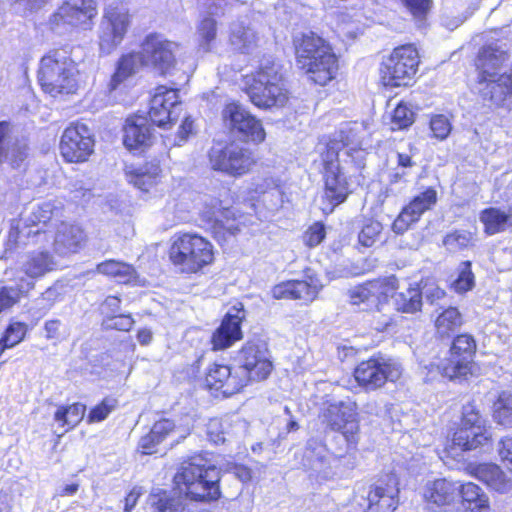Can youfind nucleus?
<instances>
[{"label":"nucleus","instance_id":"e433bc0d","mask_svg":"<svg viewBox=\"0 0 512 512\" xmlns=\"http://www.w3.org/2000/svg\"><path fill=\"white\" fill-rule=\"evenodd\" d=\"M391 299L395 309L403 313H415L422 307V291L418 286L395 292Z\"/></svg>","mask_w":512,"mask_h":512},{"label":"nucleus","instance_id":"39448f33","mask_svg":"<svg viewBox=\"0 0 512 512\" xmlns=\"http://www.w3.org/2000/svg\"><path fill=\"white\" fill-rule=\"evenodd\" d=\"M212 242L196 232L174 234L167 249L169 263L181 274L199 275L215 263Z\"/></svg>","mask_w":512,"mask_h":512},{"label":"nucleus","instance_id":"bf43d9fd","mask_svg":"<svg viewBox=\"0 0 512 512\" xmlns=\"http://www.w3.org/2000/svg\"><path fill=\"white\" fill-rule=\"evenodd\" d=\"M15 126L10 121H0V153L5 152V150L20 138L15 136L14 131Z\"/></svg>","mask_w":512,"mask_h":512},{"label":"nucleus","instance_id":"69168bd1","mask_svg":"<svg viewBox=\"0 0 512 512\" xmlns=\"http://www.w3.org/2000/svg\"><path fill=\"white\" fill-rule=\"evenodd\" d=\"M61 322L58 319H51L45 322L44 331L47 339H56L60 335Z\"/></svg>","mask_w":512,"mask_h":512},{"label":"nucleus","instance_id":"c03bdc74","mask_svg":"<svg viewBox=\"0 0 512 512\" xmlns=\"http://www.w3.org/2000/svg\"><path fill=\"white\" fill-rule=\"evenodd\" d=\"M495 422L505 427H512V394L503 391L493 405Z\"/></svg>","mask_w":512,"mask_h":512},{"label":"nucleus","instance_id":"338daca9","mask_svg":"<svg viewBox=\"0 0 512 512\" xmlns=\"http://www.w3.org/2000/svg\"><path fill=\"white\" fill-rule=\"evenodd\" d=\"M305 237L306 243L310 247L320 244V223H314V225L306 232Z\"/></svg>","mask_w":512,"mask_h":512},{"label":"nucleus","instance_id":"13d9d810","mask_svg":"<svg viewBox=\"0 0 512 512\" xmlns=\"http://www.w3.org/2000/svg\"><path fill=\"white\" fill-rule=\"evenodd\" d=\"M474 276L471 271L470 262H463L460 266L458 278L454 281V288L457 292H466L473 287Z\"/></svg>","mask_w":512,"mask_h":512},{"label":"nucleus","instance_id":"dca6fc26","mask_svg":"<svg viewBox=\"0 0 512 512\" xmlns=\"http://www.w3.org/2000/svg\"><path fill=\"white\" fill-rule=\"evenodd\" d=\"M180 89L158 85L151 97L148 109L149 120L162 129H171L179 118L175 109L181 105Z\"/></svg>","mask_w":512,"mask_h":512},{"label":"nucleus","instance_id":"774afa93","mask_svg":"<svg viewBox=\"0 0 512 512\" xmlns=\"http://www.w3.org/2000/svg\"><path fill=\"white\" fill-rule=\"evenodd\" d=\"M140 497V493L135 489H132L124 499V512H131L132 509L136 506L138 499Z\"/></svg>","mask_w":512,"mask_h":512},{"label":"nucleus","instance_id":"09e8293b","mask_svg":"<svg viewBox=\"0 0 512 512\" xmlns=\"http://www.w3.org/2000/svg\"><path fill=\"white\" fill-rule=\"evenodd\" d=\"M380 283L378 281L367 282L363 285L356 286L349 290L350 302L353 305L366 303L374 298L379 291Z\"/></svg>","mask_w":512,"mask_h":512},{"label":"nucleus","instance_id":"f704fd0d","mask_svg":"<svg viewBox=\"0 0 512 512\" xmlns=\"http://www.w3.org/2000/svg\"><path fill=\"white\" fill-rule=\"evenodd\" d=\"M252 192L254 198L264 204L281 205L285 201L284 182L278 177H264L254 185Z\"/></svg>","mask_w":512,"mask_h":512},{"label":"nucleus","instance_id":"bb28decb","mask_svg":"<svg viewBox=\"0 0 512 512\" xmlns=\"http://www.w3.org/2000/svg\"><path fill=\"white\" fill-rule=\"evenodd\" d=\"M471 474L500 494L512 490V479L496 464L482 463L471 467Z\"/></svg>","mask_w":512,"mask_h":512},{"label":"nucleus","instance_id":"a18cd8bd","mask_svg":"<svg viewBox=\"0 0 512 512\" xmlns=\"http://www.w3.org/2000/svg\"><path fill=\"white\" fill-rule=\"evenodd\" d=\"M118 399L113 396L103 397L97 404L92 406L86 416L88 424L100 423L106 420L109 415L118 407Z\"/></svg>","mask_w":512,"mask_h":512},{"label":"nucleus","instance_id":"a19ab883","mask_svg":"<svg viewBox=\"0 0 512 512\" xmlns=\"http://www.w3.org/2000/svg\"><path fill=\"white\" fill-rule=\"evenodd\" d=\"M198 45L204 52H210L213 49L217 37V22L210 16H204L198 26Z\"/></svg>","mask_w":512,"mask_h":512},{"label":"nucleus","instance_id":"680f3d73","mask_svg":"<svg viewBox=\"0 0 512 512\" xmlns=\"http://www.w3.org/2000/svg\"><path fill=\"white\" fill-rule=\"evenodd\" d=\"M402 4L415 17L425 16L432 7V0H401Z\"/></svg>","mask_w":512,"mask_h":512},{"label":"nucleus","instance_id":"58836bf2","mask_svg":"<svg viewBox=\"0 0 512 512\" xmlns=\"http://www.w3.org/2000/svg\"><path fill=\"white\" fill-rule=\"evenodd\" d=\"M29 330L28 323L10 319L0 336V355L24 341Z\"/></svg>","mask_w":512,"mask_h":512},{"label":"nucleus","instance_id":"cd10ccee","mask_svg":"<svg viewBox=\"0 0 512 512\" xmlns=\"http://www.w3.org/2000/svg\"><path fill=\"white\" fill-rule=\"evenodd\" d=\"M176 430L175 423L167 418H161L153 423L150 430L138 442V450L142 455L157 453L158 446Z\"/></svg>","mask_w":512,"mask_h":512},{"label":"nucleus","instance_id":"423d86ee","mask_svg":"<svg viewBox=\"0 0 512 512\" xmlns=\"http://www.w3.org/2000/svg\"><path fill=\"white\" fill-rule=\"evenodd\" d=\"M250 102L259 109H281L292 98L288 81L274 61L260 64L245 87Z\"/></svg>","mask_w":512,"mask_h":512},{"label":"nucleus","instance_id":"9b49d317","mask_svg":"<svg viewBox=\"0 0 512 512\" xmlns=\"http://www.w3.org/2000/svg\"><path fill=\"white\" fill-rule=\"evenodd\" d=\"M58 149L63 162L83 164L94 154V135L86 124L71 122L60 136Z\"/></svg>","mask_w":512,"mask_h":512},{"label":"nucleus","instance_id":"1a4fd4ad","mask_svg":"<svg viewBox=\"0 0 512 512\" xmlns=\"http://www.w3.org/2000/svg\"><path fill=\"white\" fill-rule=\"evenodd\" d=\"M132 24V14L123 1L107 5L104 8L100 34L99 48L105 54H110L124 41Z\"/></svg>","mask_w":512,"mask_h":512},{"label":"nucleus","instance_id":"4468645a","mask_svg":"<svg viewBox=\"0 0 512 512\" xmlns=\"http://www.w3.org/2000/svg\"><path fill=\"white\" fill-rule=\"evenodd\" d=\"M246 316L243 303L237 302L231 306L210 335V350L213 352L225 351L241 341L244 337L242 326Z\"/></svg>","mask_w":512,"mask_h":512},{"label":"nucleus","instance_id":"c9c22d12","mask_svg":"<svg viewBox=\"0 0 512 512\" xmlns=\"http://www.w3.org/2000/svg\"><path fill=\"white\" fill-rule=\"evenodd\" d=\"M491 441L489 430L461 426L454 434L452 442L463 451L475 450Z\"/></svg>","mask_w":512,"mask_h":512},{"label":"nucleus","instance_id":"0eeeda50","mask_svg":"<svg viewBox=\"0 0 512 512\" xmlns=\"http://www.w3.org/2000/svg\"><path fill=\"white\" fill-rule=\"evenodd\" d=\"M324 417L332 430L340 432L336 437V446L331 443L328 447L332 454L342 458L355 450L360 439V420L356 403L350 399L329 403Z\"/></svg>","mask_w":512,"mask_h":512},{"label":"nucleus","instance_id":"6e6d98bb","mask_svg":"<svg viewBox=\"0 0 512 512\" xmlns=\"http://www.w3.org/2000/svg\"><path fill=\"white\" fill-rule=\"evenodd\" d=\"M472 241V234L468 231H454L443 240V244L450 251H457L468 247Z\"/></svg>","mask_w":512,"mask_h":512},{"label":"nucleus","instance_id":"5701e85b","mask_svg":"<svg viewBox=\"0 0 512 512\" xmlns=\"http://www.w3.org/2000/svg\"><path fill=\"white\" fill-rule=\"evenodd\" d=\"M320 37L313 32L302 34L295 43L297 64L305 73H314L320 66Z\"/></svg>","mask_w":512,"mask_h":512},{"label":"nucleus","instance_id":"3c124183","mask_svg":"<svg viewBox=\"0 0 512 512\" xmlns=\"http://www.w3.org/2000/svg\"><path fill=\"white\" fill-rule=\"evenodd\" d=\"M461 426L474 427L477 430H489L486 426V420L474 403H467L463 406Z\"/></svg>","mask_w":512,"mask_h":512},{"label":"nucleus","instance_id":"a878e982","mask_svg":"<svg viewBox=\"0 0 512 512\" xmlns=\"http://www.w3.org/2000/svg\"><path fill=\"white\" fill-rule=\"evenodd\" d=\"M127 181L143 192H149L155 187L162 176V169L158 160L145 162L141 167L129 166L124 170Z\"/></svg>","mask_w":512,"mask_h":512},{"label":"nucleus","instance_id":"0e129e2a","mask_svg":"<svg viewBox=\"0 0 512 512\" xmlns=\"http://www.w3.org/2000/svg\"><path fill=\"white\" fill-rule=\"evenodd\" d=\"M421 291L422 295L424 294L426 299L431 303L443 298L445 295L444 290L435 283H426Z\"/></svg>","mask_w":512,"mask_h":512},{"label":"nucleus","instance_id":"6ab92c4d","mask_svg":"<svg viewBox=\"0 0 512 512\" xmlns=\"http://www.w3.org/2000/svg\"><path fill=\"white\" fill-rule=\"evenodd\" d=\"M123 145L134 154H144L154 142V135L147 118L143 115H129L123 124Z\"/></svg>","mask_w":512,"mask_h":512},{"label":"nucleus","instance_id":"f8f14e48","mask_svg":"<svg viewBox=\"0 0 512 512\" xmlns=\"http://www.w3.org/2000/svg\"><path fill=\"white\" fill-rule=\"evenodd\" d=\"M347 143L348 135L343 130L336 131L326 143L328 160L326 161L325 196L331 204L329 212L342 203L348 194L347 183L340 174L337 163L338 153Z\"/></svg>","mask_w":512,"mask_h":512},{"label":"nucleus","instance_id":"8fccbe9b","mask_svg":"<svg viewBox=\"0 0 512 512\" xmlns=\"http://www.w3.org/2000/svg\"><path fill=\"white\" fill-rule=\"evenodd\" d=\"M87 241V235L84 229L78 225H68L62 231L61 242L64 246L76 251Z\"/></svg>","mask_w":512,"mask_h":512},{"label":"nucleus","instance_id":"e2e57ef3","mask_svg":"<svg viewBox=\"0 0 512 512\" xmlns=\"http://www.w3.org/2000/svg\"><path fill=\"white\" fill-rule=\"evenodd\" d=\"M498 453L502 463L512 472V436H507L500 440Z\"/></svg>","mask_w":512,"mask_h":512},{"label":"nucleus","instance_id":"49530a36","mask_svg":"<svg viewBox=\"0 0 512 512\" xmlns=\"http://www.w3.org/2000/svg\"><path fill=\"white\" fill-rule=\"evenodd\" d=\"M150 507L153 512H180L179 501L164 489L150 494Z\"/></svg>","mask_w":512,"mask_h":512},{"label":"nucleus","instance_id":"4c0bfd02","mask_svg":"<svg viewBox=\"0 0 512 512\" xmlns=\"http://www.w3.org/2000/svg\"><path fill=\"white\" fill-rule=\"evenodd\" d=\"M463 323L459 310L455 307H448L439 312L434 320L436 334L442 338L450 337L457 332Z\"/></svg>","mask_w":512,"mask_h":512},{"label":"nucleus","instance_id":"2eb2a0df","mask_svg":"<svg viewBox=\"0 0 512 512\" xmlns=\"http://www.w3.org/2000/svg\"><path fill=\"white\" fill-rule=\"evenodd\" d=\"M222 119L229 123L231 132L239 135L247 142L260 144L265 141L266 132L260 119L244 109L237 101L225 104Z\"/></svg>","mask_w":512,"mask_h":512},{"label":"nucleus","instance_id":"6e6552de","mask_svg":"<svg viewBox=\"0 0 512 512\" xmlns=\"http://www.w3.org/2000/svg\"><path fill=\"white\" fill-rule=\"evenodd\" d=\"M208 159L214 171L234 178L251 173L258 164L255 151L234 140L226 142L221 148H211Z\"/></svg>","mask_w":512,"mask_h":512},{"label":"nucleus","instance_id":"4be33fe9","mask_svg":"<svg viewBox=\"0 0 512 512\" xmlns=\"http://www.w3.org/2000/svg\"><path fill=\"white\" fill-rule=\"evenodd\" d=\"M437 202V192L433 188H427L425 191L415 196L408 205H406L394 220L392 229L397 234H402L415 222L422 214L431 209Z\"/></svg>","mask_w":512,"mask_h":512},{"label":"nucleus","instance_id":"603ef678","mask_svg":"<svg viewBox=\"0 0 512 512\" xmlns=\"http://www.w3.org/2000/svg\"><path fill=\"white\" fill-rule=\"evenodd\" d=\"M413 122V111L406 104L399 103L391 116V129L402 130L412 125Z\"/></svg>","mask_w":512,"mask_h":512},{"label":"nucleus","instance_id":"79ce46f5","mask_svg":"<svg viewBox=\"0 0 512 512\" xmlns=\"http://www.w3.org/2000/svg\"><path fill=\"white\" fill-rule=\"evenodd\" d=\"M29 147L23 139L10 145L5 152L0 153V164L6 163L13 169L20 168L28 158Z\"/></svg>","mask_w":512,"mask_h":512},{"label":"nucleus","instance_id":"ddd939ff","mask_svg":"<svg viewBox=\"0 0 512 512\" xmlns=\"http://www.w3.org/2000/svg\"><path fill=\"white\" fill-rule=\"evenodd\" d=\"M401 375V365L385 357H372L362 361L354 370L355 380L367 391L376 390L387 381H397Z\"/></svg>","mask_w":512,"mask_h":512},{"label":"nucleus","instance_id":"864d4df0","mask_svg":"<svg viewBox=\"0 0 512 512\" xmlns=\"http://www.w3.org/2000/svg\"><path fill=\"white\" fill-rule=\"evenodd\" d=\"M381 231L382 224L380 222L369 220L359 232L358 241L364 247H371L378 240Z\"/></svg>","mask_w":512,"mask_h":512},{"label":"nucleus","instance_id":"412c9836","mask_svg":"<svg viewBox=\"0 0 512 512\" xmlns=\"http://www.w3.org/2000/svg\"><path fill=\"white\" fill-rule=\"evenodd\" d=\"M398 480L394 475H387L373 485L368 493L366 512H394L399 503Z\"/></svg>","mask_w":512,"mask_h":512},{"label":"nucleus","instance_id":"f257e3e1","mask_svg":"<svg viewBox=\"0 0 512 512\" xmlns=\"http://www.w3.org/2000/svg\"><path fill=\"white\" fill-rule=\"evenodd\" d=\"M273 370L272 361L259 340L250 339L242 344L235 363L214 360L204 370L201 386L216 398H231L248 386L266 380Z\"/></svg>","mask_w":512,"mask_h":512},{"label":"nucleus","instance_id":"052dcab7","mask_svg":"<svg viewBox=\"0 0 512 512\" xmlns=\"http://www.w3.org/2000/svg\"><path fill=\"white\" fill-rule=\"evenodd\" d=\"M195 134L194 119L191 116H185L176 132L175 145L181 146Z\"/></svg>","mask_w":512,"mask_h":512},{"label":"nucleus","instance_id":"72a5a7b5","mask_svg":"<svg viewBox=\"0 0 512 512\" xmlns=\"http://www.w3.org/2000/svg\"><path fill=\"white\" fill-rule=\"evenodd\" d=\"M86 405L81 402L58 405L53 419L59 427L64 429L62 434L57 435L56 444L64 433L74 430L83 420L86 413Z\"/></svg>","mask_w":512,"mask_h":512},{"label":"nucleus","instance_id":"9d476101","mask_svg":"<svg viewBox=\"0 0 512 512\" xmlns=\"http://www.w3.org/2000/svg\"><path fill=\"white\" fill-rule=\"evenodd\" d=\"M418 65L419 54L413 45L397 47L382 64L381 81L386 87L407 86L413 80Z\"/></svg>","mask_w":512,"mask_h":512},{"label":"nucleus","instance_id":"a211bd4d","mask_svg":"<svg viewBox=\"0 0 512 512\" xmlns=\"http://www.w3.org/2000/svg\"><path fill=\"white\" fill-rule=\"evenodd\" d=\"M98 14L95 0H66L53 14L55 25H68L74 29L89 30Z\"/></svg>","mask_w":512,"mask_h":512},{"label":"nucleus","instance_id":"f03ea898","mask_svg":"<svg viewBox=\"0 0 512 512\" xmlns=\"http://www.w3.org/2000/svg\"><path fill=\"white\" fill-rule=\"evenodd\" d=\"M181 44L168 39L162 33L150 32L140 42V51H130L119 56L107 83L108 93L127 86L129 79L138 72V64L160 77H167L178 69V51Z\"/></svg>","mask_w":512,"mask_h":512},{"label":"nucleus","instance_id":"de8ad7c7","mask_svg":"<svg viewBox=\"0 0 512 512\" xmlns=\"http://www.w3.org/2000/svg\"><path fill=\"white\" fill-rule=\"evenodd\" d=\"M459 493L461 494L464 505H476L478 508H489L488 496L478 485L472 482L459 485L458 494Z\"/></svg>","mask_w":512,"mask_h":512},{"label":"nucleus","instance_id":"aec40b11","mask_svg":"<svg viewBox=\"0 0 512 512\" xmlns=\"http://www.w3.org/2000/svg\"><path fill=\"white\" fill-rule=\"evenodd\" d=\"M218 204L220 205L221 201H218ZM199 217L217 241L226 240L240 231L236 217L229 208L205 205Z\"/></svg>","mask_w":512,"mask_h":512},{"label":"nucleus","instance_id":"b1692460","mask_svg":"<svg viewBox=\"0 0 512 512\" xmlns=\"http://www.w3.org/2000/svg\"><path fill=\"white\" fill-rule=\"evenodd\" d=\"M317 294L316 284L306 280H286L271 288V296L276 300H300L308 303L316 299Z\"/></svg>","mask_w":512,"mask_h":512},{"label":"nucleus","instance_id":"20e7f679","mask_svg":"<svg viewBox=\"0 0 512 512\" xmlns=\"http://www.w3.org/2000/svg\"><path fill=\"white\" fill-rule=\"evenodd\" d=\"M37 82L44 94L53 98L76 94L80 88L81 71L66 46L48 50L39 60Z\"/></svg>","mask_w":512,"mask_h":512},{"label":"nucleus","instance_id":"c85d7f7f","mask_svg":"<svg viewBox=\"0 0 512 512\" xmlns=\"http://www.w3.org/2000/svg\"><path fill=\"white\" fill-rule=\"evenodd\" d=\"M459 492V484L447 479L428 481L423 489V497L426 502L437 506L450 505L454 502Z\"/></svg>","mask_w":512,"mask_h":512},{"label":"nucleus","instance_id":"ea45409f","mask_svg":"<svg viewBox=\"0 0 512 512\" xmlns=\"http://www.w3.org/2000/svg\"><path fill=\"white\" fill-rule=\"evenodd\" d=\"M33 288L34 284L23 278L14 287L2 286L0 288V313L16 305Z\"/></svg>","mask_w":512,"mask_h":512},{"label":"nucleus","instance_id":"7ed1b4c3","mask_svg":"<svg viewBox=\"0 0 512 512\" xmlns=\"http://www.w3.org/2000/svg\"><path fill=\"white\" fill-rule=\"evenodd\" d=\"M172 482L174 490L190 502L213 503L222 496L220 470L205 451L187 457Z\"/></svg>","mask_w":512,"mask_h":512},{"label":"nucleus","instance_id":"c756f323","mask_svg":"<svg viewBox=\"0 0 512 512\" xmlns=\"http://www.w3.org/2000/svg\"><path fill=\"white\" fill-rule=\"evenodd\" d=\"M55 269L54 257L47 250L29 252L21 264V271L32 280L40 279Z\"/></svg>","mask_w":512,"mask_h":512},{"label":"nucleus","instance_id":"f3484780","mask_svg":"<svg viewBox=\"0 0 512 512\" xmlns=\"http://www.w3.org/2000/svg\"><path fill=\"white\" fill-rule=\"evenodd\" d=\"M475 350L476 343L472 336L458 335L453 341L449 357L438 366L441 374L450 380L465 377L471 372V356Z\"/></svg>","mask_w":512,"mask_h":512},{"label":"nucleus","instance_id":"37998d69","mask_svg":"<svg viewBox=\"0 0 512 512\" xmlns=\"http://www.w3.org/2000/svg\"><path fill=\"white\" fill-rule=\"evenodd\" d=\"M322 86L333 82L339 70L338 56L330 44L322 40Z\"/></svg>","mask_w":512,"mask_h":512},{"label":"nucleus","instance_id":"4d7b16f0","mask_svg":"<svg viewBox=\"0 0 512 512\" xmlns=\"http://www.w3.org/2000/svg\"><path fill=\"white\" fill-rule=\"evenodd\" d=\"M134 323L135 321L131 315L119 314L108 317L103 324L106 330L128 332L133 328Z\"/></svg>","mask_w":512,"mask_h":512},{"label":"nucleus","instance_id":"473e14b6","mask_svg":"<svg viewBox=\"0 0 512 512\" xmlns=\"http://www.w3.org/2000/svg\"><path fill=\"white\" fill-rule=\"evenodd\" d=\"M98 273L113 279L118 284H136L139 280V275L132 264L108 259L100 262L96 266Z\"/></svg>","mask_w":512,"mask_h":512},{"label":"nucleus","instance_id":"2f4dec72","mask_svg":"<svg viewBox=\"0 0 512 512\" xmlns=\"http://www.w3.org/2000/svg\"><path fill=\"white\" fill-rule=\"evenodd\" d=\"M505 51L494 47L486 46L482 48L477 58L478 77H496L497 75H508L501 72L503 64L507 60Z\"/></svg>","mask_w":512,"mask_h":512},{"label":"nucleus","instance_id":"393cba45","mask_svg":"<svg viewBox=\"0 0 512 512\" xmlns=\"http://www.w3.org/2000/svg\"><path fill=\"white\" fill-rule=\"evenodd\" d=\"M477 89L484 100L501 105L512 96V73L496 77H478Z\"/></svg>","mask_w":512,"mask_h":512},{"label":"nucleus","instance_id":"5fc2aeb1","mask_svg":"<svg viewBox=\"0 0 512 512\" xmlns=\"http://www.w3.org/2000/svg\"><path fill=\"white\" fill-rule=\"evenodd\" d=\"M430 129L433 137L439 140H444L451 133L452 124L447 116L443 114H436L430 119Z\"/></svg>","mask_w":512,"mask_h":512},{"label":"nucleus","instance_id":"7c9ffc66","mask_svg":"<svg viewBox=\"0 0 512 512\" xmlns=\"http://www.w3.org/2000/svg\"><path fill=\"white\" fill-rule=\"evenodd\" d=\"M480 222L484 225V232L495 235L506 232L512 228V207H490L481 211Z\"/></svg>","mask_w":512,"mask_h":512}]
</instances>
